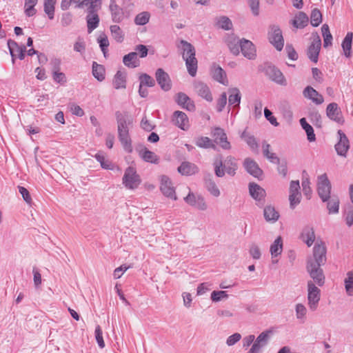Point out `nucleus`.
<instances>
[{"mask_svg": "<svg viewBox=\"0 0 353 353\" xmlns=\"http://www.w3.org/2000/svg\"><path fill=\"white\" fill-rule=\"evenodd\" d=\"M217 25L219 28L224 30H230L232 27L231 20L227 17H221L217 21Z\"/></svg>", "mask_w": 353, "mask_h": 353, "instance_id": "obj_58", "label": "nucleus"}, {"mask_svg": "<svg viewBox=\"0 0 353 353\" xmlns=\"http://www.w3.org/2000/svg\"><path fill=\"white\" fill-rule=\"evenodd\" d=\"M112 84L117 90L125 89L126 88L125 72L119 70L114 77Z\"/></svg>", "mask_w": 353, "mask_h": 353, "instance_id": "obj_35", "label": "nucleus"}, {"mask_svg": "<svg viewBox=\"0 0 353 353\" xmlns=\"http://www.w3.org/2000/svg\"><path fill=\"white\" fill-rule=\"evenodd\" d=\"M240 42L241 40L234 35H230L228 37L227 44L232 54L235 55L239 54Z\"/></svg>", "mask_w": 353, "mask_h": 353, "instance_id": "obj_41", "label": "nucleus"}, {"mask_svg": "<svg viewBox=\"0 0 353 353\" xmlns=\"http://www.w3.org/2000/svg\"><path fill=\"white\" fill-rule=\"evenodd\" d=\"M345 290L348 295H352L353 291V271L347 272L345 279Z\"/></svg>", "mask_w": 353, "mask_h": 353, "instance_id": "obj_57", "label": "nucleus"}, {"mask_svg": "<svg viewBox=\"0 0 353 353\" xmlns=\"http://www.w3.org/2000/svg\"><path fill=\"white\" fill-rule=\"evenodd\" d=\"M158 84L164 91H168L171 89V81L168 73L163 69L159 68L155 74Z\"/></svg>", "mask_w": 353, "mask_h": 353, "instance_id": "obj_19", "label": "nucleus"}, {"mask_svg": "<svg viewBox=\"0 0 353 353\" xmlns=\"http://www.w3.org/2000/svg\"><path fill=\"white\" fill-rule=\"evenodd\" d=\"M160 180V190L162 194L172 200L176 201L177 196L175 192V187L173 185L171 179L165 175H161L159 177Z\"/></svg>", "mask_w": 353, "mask_h": 353, "instance_id": "obj_9", "label": "nucleus"}, {"mask_svg": "<svg viewBox=\"0 0 353 353\" xmlns=\"http://www.w3.org/2000/svg\"><path fill=\"white\" fill-rule=\"evenodd\" d=\"M240 48L243 56L249 59L256 57V49L253 43L247 39H242L240 42Z\"/></svg>", "mask_w": 353, "mask_h": 353, "instance_id": "obj_22", "label": "nucleus"}, {"mask_svg": "<svg viewBox=\"0 0 353 353\" xmlns=\"http://www.w3.org/2000/svg\"><path fill=\"white\" fill-rule=\"evenodd\" d=\"M352 40L353 33L352 32H349L346 34L341 43L343 54L347 58H350L352 57Z\"/></svg>", "mask_w": 353, "mask_h": 353, "instance_id": "obj_31", "label": "nucleus"}, {"mask_svg": "<svg viewBox=\"0 0 353 353\" xmlns=\"http://www.w3.org/2000/svg\"><path fill=\"white\" fill-rule=\"evenodd\" d=\"M301 239L310 247L315 240L314 228L310 225L305 226L301 234Z\"/></svg>", "mask_w": 353, "mask_h": 353, "instance_id": "obj_29", "label": "nucleus"}, {"mask_svg": "<svg viewBox=\"0 0 353 353\" xmlns=\"http://www.w3.org/2000/svg\"><path fill=\"white\" fill-rule=\"evenodd\" d=\"M321 32L323 37V46L327 48L332 45V35L330 33V28L327 24H323L321 27Z\"/></svg>", "mask_w": 353, "mask_h": 353, "instance_id": "obj_49", "label": "nucleus"}, {"mask_svg": "<svg viewBox=\"0 0 353 353\" xmlns=\"http://www.w3.org/2000/svg\"><path fill=\"white\" fill-rule=\"evenodd\" d=\"M345 218L347 225L352 226L353 225V207L350 205L345 208Z\"/></svg>", "mask_w": 353, "mask_h": 353, "instance_id": "obj_60", "label": "nucleus"}, {"mask_svg": "<svg viewBox=\"0 0 353 353\" xmlns=\"http://www.w3.org/2000/svg\"><path fill=\"white\" fill-rule=\"evenodd\" d=\"M211 74L215 81L225 85L228 84L226 73L220 66L215 64L213 65L211 69Z\"/></svg>", "mask_w": 353, "mask_h": 353, "instance_id": "obj_28", "label": "nucleus"}, {"mask_svg": "<svg viewBox=\"0 0 353 353\" xmlns=\"http://www.w3.org/2000/svg\"><path fill=\"white\" fill-rule=\"evenodd\" d=\"M271 333L270 330L261 332L254 341L248 353H259L261 349L268 344Z\"/></svg>", "mask_w": 353, "mask_h": 353, "instance_id": "obj_13", "label": "nucleus"}, {"mask_svg": "<svg viewBox=\"0 0 353 353\" xmlns=\"http://www.w3.org/2000/svg\"><path fill=\"white\" fill-rule=\"evenodd\" d=\"M311 24L314 27H317L322 22V14L320 10L317 8L312 10L311 16Z\"/></svg>", "mask_w": 353, "mask_h": 353, "instance_id": "obj_55", "label": "nucleus"}, {"mask_svg": "<svg viewBox=\"0 0 353 353\" xmlns=\"http://www.w3.org/2000/svg\"><path fill=\"white\" fill-rule=\"evenodd\" d=\"M303 94L305 98L311 100L316 105H321L324 102L323 97L311 86H307L303 90Z\"/></svg>", "mask_w": 353, "mask_h": 353, "instance_id": "obj_21", "label": "nucleus"}, {"mask_svg": "<svg viewBox=\"0 0 353 353\" xmlns=\"http://www.w3.org/2000/svg\"><path fill=\"white\" fill-rule=\"evenodd\" d=\"M212 135L214 137V141L223 150L231 148L230 143L228 141L227 135L222 128H215L212 132Z\"/></svg>", "mask_w": 353, "mask_h": 353, "instance_id": "obj_16", "label": "nucleus"}, {"mask_svg": "<svg viewBox=\"0 0 353 353\" xmlns=\"http://www.w3.org/2000/svg\"><path fill=\"white\" fill-rule=\"evenodd\" d=\"M309 22L307 15L303 12H299L292 20V25L296 28H303Z\"/></svg>", "mask_w": 353, "mask_h": 353, "instance_id": "obj_37", "label": "nucleus"}, {"mask_svg": "<svg viewBox=\"0 0 353 353\" xmlns=\"http://www.w3.org/2000/svg\"><path fill=\"white\" fill-rule=\"evenodd\" d=\"M322 265L314 264L312 263H307V271L312 279V282L319 286H323L325 283V276L323 270L321 268Z\"/></svg>", "mask_w": 353, "mask_h": 353, "instance_id": "obj_7", "label": "nucleus"}, {"mask_svg": "<svg viewBox=\"0 0 353 353\" xmlns=\"http://www.w3.org/2000/svg\"><path fill=\"white\" fill-rule=\"evenodd\" d=\"M140 85L153 87L155 84L154 80L147 74H142L139 77Z\"/></svg>", "mask_w": 353, "mask_h": 353, "instance_id": "obj_59", "label": "nucleus"}, {"mask_svg": "<svg viewBox=\"0 0 353 353\" xmlns=\"http://www.w3.org/2000/svg\"><path fill=\"white\" fill-rule=\"evenodd\" d=\"M122 182L127 189L135 190L141 184V179L134 168L128 167L125 170Z\"/></svg>", "mask_w": 353, "mask_h": 353, "instance_id": "obj_4", "label": "nucleus"}, {"mask_svg": "<svg viewBox=\"0 0 353 353\" xmlns=\"http://www.w3.org/2000/svg\"><path fill=\"white\" fill-rule=\"evenodd\" d=\"M92 74L99 81H101L105 79L103 67L95 62H94L92 65Z\"/></svg>", "mask_w": 353, "mask_h": 353, "instance_id": "obj_52", "label": "nucleus"}, {"mask_svg": "<svg viewBox=\"0 0 353 353\" xmlns=\"http://www.w3.org/2000/svg\"><path fill=\"white\" fill-rule=\"evenodd\" d=\"M176 102L188 111H194L195 110V105L193 101L183 92H179L176 94Z\"/></svg>", "mask_w": 353, "mask_h": 353, "instance_id": "obj_25", "label": "nucleus"}, {"mask_svg": "<svg viewBox=\"0 0 353 353\" xmlns=\"http://www.w3.org/2000/svg\"><path fill=\"white\" fill-rule=\"evenodd\" d=\"M300 124L303 129L305 130L307 139L309 141H314L316 139L315 134L314 132L313 128L307 122L305 118H302L300 119Z\"/></svg>", "mask_w": 353, "mask_h": 353, "instance_id": "obj_46", "label": "nucleus"}, {"mask_svg": "<svg viewBox=\"0 0 353 353\" xmlns=\"http://www.w3.org/2000/svg\"><path fill=\"white\" fill-rule=\"evenodd\" d=\"M213 165L215 174L218 177H223L225 175V172L229 175L234 176L238 168L236 159L232 156L227 157L225 161H223L222 157L217 155L214 158Z\"/></svg>", "mask_w": 353, "mask_h": 353, "instance_id": "obj_2", "label": "nucleus"}, {"mask_svg": "<svg viewBox=\"0 0 353 353\" xmlns=\"http://www.w3.org/2000/svg\"><path fill=\"white\" fill-rule=\"evenodd\" d=\"M241 138L249 145L252 150L254 152L258 151L259 144L252 134L244 130L241 134Z\"/></svg>", "mask_w": 353, "mask_h": 353, "instance_id": "obj_36", "label": "nucleus"}, {"mask_svg": "<svg viewBox=\"0 0 353 353\" xmlns=\"http://www.w3.org/2000/svg\"><path fill=\"white\" fill-rule=\"evenodd\" d=\"M299 190V181H292L290 185L289 201L290 208L292 209H294L301 201V194Z\"/></svg>", "mask_w": 353, "mask_h": 353, "instance_id": "obj_14", "label": "nucleus"}, {"mask_svg": "<svg viewBox=\"0 0 353 353\" xmlns=\"http://www.w3.org/2000/svg\"><path fill=\"white\" fill-rule=\"evenodd\" d=\"M310 182L308 177L303 178L302 180L303 192L307 199H310L312 190L310 188Z\"/></svg>", "mask_w": 353, "mask_h": 353, "instance_id": "obj_63", "label": "nucleus"}, {"mask_svg": "<svg viewBox=\"0 0 353 353\" xmlns=\"http://www.w3.org/2000/svg\"><path fill=\"white\" fill-rule=\"evenodd\" d=\"M228 93L229 105H234V107L239 106L241 99L240 90L237 88H232L228 90Z\"/></svg>", "mask_w": 353, "mask_h": 353, "instance_id": "obj_38", "label": "nucleus"}, {"mask_svg": "<svg viewBox=\"0 0 353 353\" xmlns=\"http://www.w3.org/2000/svg\"><path fill=\"white\" fill-rule=\"evenodd\" d=\"M339 141L335 145V150L337 154L341 157H346L350 148V142L345 133L339 130L337 132Z\"/></svg>", "mask_w": 353, "mask_h": 353, "instance_id": "obj_15", "label": "nucleus"}, {"mask_svg": "<svg viewBox=\"0 0 353 353\" xmlns=\"http://www.w3.org/2000/svg\"><path fill=\"white\" fill-rule=\"evenodd\" d=\"M326 261V247L321 241H317L313 248V258L310 259L307 263L324 265Z\"/></svg>", "mask_w": 353, "mask_h": 353, "instance_id": "obj_8", "label": "nucleus"}, {"mask_svg": "<svg viewBox=\"0 0 353 353\" xmlns=\"http://www.w3.org/2000/svg\"><path fill=\"white\" fill-rule=\"evenodd\" d=\"M327 208L329 214H337L339 210V199L337 196H330V199L326 201Z\"/></svg>", "mask_w": 353, "mask_h": 353, "instance_id": "obj_44", "label": "nucleus"}, {"mask_svg": "<svg viewBox=\"0 0 353 353\" xmlns=\"http://www.w3.org/2000/svg\"><path fill=\"white\" fill-rule=\"evenodd\" d=\"M243 166L246 171L254 177L259 178L262 174V170L259 167L256 162L250 158H246L243 162Z\"/></svg>", "mask_w": 353, "mask_h": 353, "instance_id": "obj_24", "label": "nucleus"}, {"mask_svg": "<svg viewBox=\"0 0 353 353\" xmlns=\"http://www.w3.org/2000/svg\"><path fill=\"white\" fill-rule=\"evenodd\" d=\"M228 297V294L225 291H213L211 294V299L213 302H218Z\"/></svg>", "mask_w": 353, "mask_h": 353, "instance_id": "obj_61", "label": "nucleus"}, {"mask_svg": "<svg viewBox=\"0 0 353 353\" xmlns=\"http://www.w3.org/2000/svg\"><path fill=\"white\" fill-rule=\"evenodd\" d=\"M263 214L265 219L268 222H276L279 218V213L271 205H268L264 208Z\"/></svg>", "mask_w": 353, "mask_h": 353, "instance_id": "obj_40", "label": "nucleus"}, {"mask_svg": "<svg viewBox=\"0 0 353 353\" xmlns=\"http://www.w3.org/2000/svg\"><path fill=\"white\" fill-rule=\"evenodd\" d=\"M180 43L183 50V59L185 61L188 73L192 77H194L196 74L198 65L194 47L190 43L184 40H181Z\"/></svg>", "mask_w": 353, "mask_h": 353, "instance_id": "obj_3", "label": "nucleus"}, {"mask_svg": "<svg viewBox=\"0 0 353 353\" xmlns=\"http://www.w3.org/2000/svg\"><path fill=\"white\" fill-rule=\"evenodd\" d=\"M123 63L128 68H134L138 67L140 65V61L137 52H132L125 54L123 58Z\"/></svg>", "mask_w": 353, "mask_h": 353, "instance_id": "obj_32", "label": "nucleus"}, {"mask_svg": "<svg viewBox=\"0 0 353 353\" xmlns=\"http://www.w3.org/2000/svg\"><path fill=\"white\" fill-rule=\"evenodd\" d=\"M321 41L319 37H317L310 46L307 50V56L309 59L316 63L318 61L319 54L321 49Z\"/></svg>", "mask_w": 353, "mask_h": 353, "instance_id": "obj_27", "label": "nucleus"}, {"mask_svg": "<svg viewBox=\"0 0 353 353\" xmlns=\"http://www.w3.org/2000/svg\"><path fill=\"white\" fill-rule=\"evenodd\" d=\"M317 192L323 202H326L330 197L331 183L326 174L318 176Z\"/></svg>", "mask_w": 353, "mask_h": 353, "instance_id": "obj_6", "label": "nucleus"}, {"mask_svg": "<svg viewBox=\"0 0 353 353\" xmlns=\"http://www.w3.org/2000/svg\"><path fill=\"white\" fill-rule=\"evenodd\" d=\"M139 156L146 162L157 164L159 158L154 152L143 148L139 151Z\"/></svg>", "mask_w": 353, "mask_h": 353, "instance_id": "obj_34", "label": "nucleus"}, {"mask_svg": "<svg viewBox=\"0 0 353 353\" xmlns=\"http://www.w3.org/2000/svg\"><path fill=\"white\" fill-rule=\"evenodd\" d=\"M184 199L188 204L199 210H205L208 208V205L203 197L192 192H190Z\"/></svg>", "mask_w": 353, "mask_h": 353, "instance_id": "obj_17", "label": "nucleus"}, {"mask_svg": "<svg viewBox=\"0 0 353 353\" xmlns=\"http://www.w3.org/2000/svg\"><path fill=\"white\" fill-rule=\"evenodd\" d=\"M178 172L183 175H192L198 172V168L190 162H183L178 168Z\"/></svg>", "mask_w": 353, "mask_h": 353, "instance_id": "obj_39", "label": "nucleus"}, {"mask_svg": "<svg viewBox=\"0 0 353 353\" xmlns=\"http://www.w3.org/2000/svg\"><path fill=\"white\" fill-rule=\"evenodd\" d=\"M196 93L208 102L213 100V97L209 87L203 82H196L194 84Z\"/></svg>", "mask_w": 353, "mask_h": 353, "instance_id": "obj_23", "label": "nucleus"}, {"mask_svg": "<svg viewBox=\"0 0 353 353\" xmlns=\"http://www.w3.org/2000/svg\"><path fill=\"white\" fill-rule=\"evenodd\" d=\"M263 153L264 156L272 163H279L280 159L275 153L270 151V145L266 142L263 143Z\"/></svg>", "mask_w": 353, "mask_h": 353, "instance_id": "obj_43", "label": "nucleus"}, {"mask_svg": "<svg viewBox=\"0 0 353 353\" xmlns=\"http://www.w3.org/2000/svg\"><path fill=\"white\" fill-rule=\"evenodd\" d=\"M97 41L99 43V46L101 51L103 52L104 57H106L108 53V48L110 45L108 37L105 34H101L98 37Z\"/></svg>", "mask_w": 353, "mask_h": 353, "instance_id": "obj_53", "label": "nucleus"}, {"mask_svg": "<svg viewBox=\"0 0 353 353\" xmlns=\"http://www.w3.org/2000/svg\"><path fill=\"white\" fill-rule=\"evenodd\" d=\"M196 145L199 148H216L212 141L207 137H201L196 139Z\"/></svg>", "mask_w": 353, "mask_h": 353, "instance_id": "obj_50", "label": "nucleus"}, {"mask_svg": "<svg viewBox=\"0 0 353 353\" xmlns=\"http://www.w3.org/2000/svg\"><path fill=\"white\" fill-rule=\"evenodd\" d=\"M227 103V94L223 92L216 101V110L219 112H221Z\"/></svg>", "mask_w": 353, "mask_h": 353, "instance_id": "obj_62", "label": "nucleus"}, {"mask_svg": "<svg viewBox=\"0 0 353 353\" xmlns=\"http://www.w3.org/2000/svg\"><path fill=\"white\" fill-rule=\"evenodd\" d=\"M56 0H44V11L50 19L54 18Z\"/></svg>", "mask_w": 353, "mask_h": 353, "instance_id": "obj_51", "label": "nucleus"}, {"mask_svg": "<svg viewBox=\"0 0 353 353\" xmlns=\"http://www.w3.org/2000/svg\"><path fill=\"white\" fill-rule=\"evenodd\" d=\"M172 121L181 130H187L190 127L188 117L183 112L175 111L173 113Z\"/></svg>", "mask_w": 353, "mask_h": 353, "instance_id": "obj_20", "label": "nucleus"}, {"mask_svg": "<svg viewBox=\"0 0 353 353\" xmlns=\"http://www.w3.org/2000/svg\"><path fill=\"white\" fill-rule=\"evenodd\" d=\"M38 0H26L25 1V13L28 17H32L36 14L34 9Z\"/></svg>", "mask_w": 353, "mask_h": 353, "instance_id": "obj_54", "label": "nucleus"}, {"mask_svg": "<svg viewBox=\"0 0 353 353\" xmlns=\"http://www.w3.org/2000/svg\"><path fill=\"white\" fill-rule=\"evenodd\" d=\"M270 42L279 51H281L284 45L283 37L281 29L276 26H272L269 32Z\"/></svg>", "mask_w": 353, "mask_h": 353, "instance_id": "obj_11", "label": "nucleus"}, {"mask_svg": "<svg viewBox=\"0 0 353 353\" xmlns=\"http://www.w3.org/2000/svg\"><path fill=\"white\" fill-rule=\"evenodd\" d=\"M307 305L311 311H315L321 299L320 289L310 280L307 281Z\"/></svg>", "mask_w": 353, "mask_h": 353, "instance_id": "obj_5", "label": "nucleus"}, {"mask_svg": "<svg viewBox=\"0 0 353 353\" xmlns=\"http://www.w3.org/2000/svg\"><path fill=\"white\" fill-rule=\"evenodd\" d=\"M118 134L124 150L128 152L132 151V142L129 135L128 126L132 123V119L125 114L117 112Z\"/></svg>", "mask_w": 353, "mask_h": 353, "instance_id": "obj_1", "label": "nucleus"}, {"mask_svg": "<svg viewBox=\"0 0 353 353\" xmlns=\"http://www.w3.org/2000/svg\"><path fill=\"white\" fill-rule=\"evenodd\" d=\"M326 115L332 121L343 124L345 121L342 112L336 103H331L326 108Z\"/></svg>", "mask_w": 353, "mask_h": 353, "instance_id": "obj_12", "label": "nucleus"}, {"mask_svg": "<svg viewBox=\"0 0 353 353\" xmlns=\"http://www.w3.org/2000/svg\"><path fill=\"white\" fill-rule=\"evenodd\" d=\"M96 159L100 163L101 166L105 170H112L114 165L111 161L106 159L103 152H99L95 155Z\"/></svg>", "mask_w": 353, "mask_h": 353, "instance_id": "obj_48", "label": "nucleus"}, {"mask_svg": "<svg viewBox=\"0 0 353 353\" xmlns=\"http://www.w3.org/2000/svg\"><path fill=\"white\" fill-rule=\"evenodd\" d=\"M249 191L252 197L259 202L263 201L265 196V190L256 183H250Z\"/></svg>", "mask_w": 353, "mask_h": 353, "instance_id": "obj_30", "label": "nucleus"}, {"mask_svg": "<svg viewBox=\"0 0 353 353\" xmlns=\"http://www.w3.org/2000/svg\"><path fill=\"white\" fill-rule=\"evenodd\" d=\"M295 310H296V316L297 319H302L305 317V315L307 313V309L305 307V305H303L301 303H298L296 305Z\"/></svg>", "mask_w": 353, "mask_h": 353, "instance_id": "obj_64", "label": "nucleus"}, {"mask_svg": "<svg viewBox=\"0 0 353 353\" xmlns=\"http://www.w3.org/2000/svg\"><path fill=\"white\" fill-rule=\"evenodd\" d=\"M112 37L118 42L121 43L124 40V33L118 25H112L110 27Z\"/></svg>", "mask_w": 353, "mask_h": 353, "instance_id": "obj_47", "label": "nucleus"}, {"mask_svg": "<svg viewBox=\"0 0 353 353\" xmlns=\"http://www.w3.org/2000/svg\"><path fill=\"white\" fill-rule=\"evenodd\" d=\"M88 32L91 33L95 28H97L99 23V17L96 12L89 10V13L86 17Z\"/></svg>", "mask_w": 353, "mask_h": 353, "instance_id": "obj_33", "label": "nucleus"}, {"mask_svg": "<svg viewBox=\"0 0 353 353\" xmlns=\"http://www.w3.org/2000/svg\"><path fill=\"white\" fill-rule=\"evenodd\" d=\"M266 73L272 81L280 85H285V79L283 73L279 69L273 66H270L267 68Z\"/></svg>", "mask_w": 353, "mask_h": 353, "instance_id": "obj_26", "label": "nucleus"}, {"mask_svg": "<svg viewBox=\"0 0 353 353\" xmlns=\"http://www.w3.org/2000/svg\"><path fill=\"white\" fill-rule=\"evenodd\" d=\"M150 14L148 12H142L134 18V23L138 26H143L148 23Z\"/></svg>", "mask_w": 353, "mask_h": 353, "instance_id": "obj_56", "label": "nucleus"}, {"mask_svg": "<svg viewBox=\"0 0 353 353\" xmlns=\"http://www.w3.org/2000/svg\"><path fill=\"white\" fill-rule=\"evenodd\" d=\"M112 21L115 23H121L125 17L130 15V11H124L116 2V0H110L109 5Z\"/></svg>", "mask_w": 353, "mask_h": 353, "instance_id": "obj_10", "label": "nucleus"}, {"mask_svg": "<svg viewBox=\"0 0 353 353\" xmlns=\"http://www.w3.org/2000/svg\"><path fill=\"white\" fill-rule=\"evenodd\" d=\"M205 186L211 195L214 197H219L221 195L220 190L216 183L212 179H206Z\"/></svg>", "mask_w": 353, "mask_h": 353, "instance_id": "obj_45", "label": "nucleus"}, {"mask_svg": "<svg viewBox=\"0 0 353 353\" xmlns=\"http://www.w3.org/2000/svg\"><path fill=\"white\" fill-rule=\"evenodd\" d=\"M8 46L13 61L14 60V57L17 56L21 60H23L25 58L26 48L24 46H19L16 41L9 39L8 41Z\"/></svg>", "mask_w": 353, "mask_h": 353, "instance_id": "obj_18", "label": "nucleus"}, {"mask_svg": "<svg viewBox=\"0 0 353 353\" xmlns=\"http://www.w3.org/2000/svg\"><path fill=\"white\" fill-rule=\"evenodd\" d=\"M270 251L272 258L276 257L282 253L283 240L281 236H278L270 245Z\"/></svg>", "mask_w": 353, "mask_h": 353, "instance_id": "obj_42", "label": "nucleus"}]
</instances>
